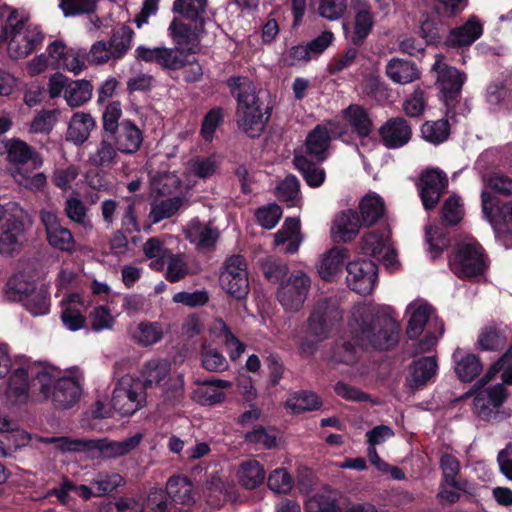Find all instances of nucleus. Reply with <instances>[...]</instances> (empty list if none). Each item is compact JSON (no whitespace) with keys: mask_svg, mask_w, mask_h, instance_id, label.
<instances>
[{"mask_svg":"<svg viewBox=\"0 0 512 512\" xmlns=\"http://www.w3.org/2000/svg\"><path fill=\"white\" fill-rule=\"evenodd\" d=\"M400 326L391 306L359 303L352 307L347 320L345 341L333 351L331 362L352 365L360 349L388 350L398 342Z\"/></svg>","mask_w":512,"mask_h":512,"instance_id":"1","label":"nucleus"},{"mask_svg":"<svg viewBox=\"0 0 512 512\" xmlns=\"http://www.w3.org/2000/svg\"><path fill=\"white\" fill-rule=\"evenodd\" d=\"M228 86L237 98V124L251 138L258 137L269 119V108L257 92L256 85L246 77L229 79Z\"/></svg>","mask_w":512,"mask_h":512,"instance_id":"2","label":"nucleus"},{"mask_svg":"<svg viewBox=\"0 0 512 512\" xmlns=\"http://www.w3.org/2000/svg\"><path fill=\"white\" fill-rule=\"evenodd\" d=\"M498 373H501V379L505 384H512V347L475 384L473 409L475 414L483 420L494 419L507 398L506 389L502 384L482 389Z\"/></svg>","mask_w":512,"mask_h":512,"instance_id":"3","label":"nucleus"},{"mask_svg":"<svg viewBox=\"0 0 512 512\" xmlns=\"http://www.w3.org/2000/svg\"><path fill=\"white\" fill-rule=\"evenodd\" d=\"M0 13L2 17H6L2 35L11 58H26L42 44L44 35L38 26L28 23L9 7H2Z\"/></svg>","mask_w":512,"mask_h":512,"instance_id":"4","label":"nucleus"},{"mask_svg":"<svg viewBox=\"0 0 512 512\" xmlns=\"http://www.w3.org/2000/svg\"><path fill=\"white\" fill-rule=\"evenodd\" d=\"M265 274L271 281L279 282L276 298L286 312L301 309L311 287V279L305 272L297 270L288 274L286 264L273 263L266 267Z\"/></svg>","mask_w":512,"mask_h":512,"instance_id":"5","label":"nucleus"},{"mask_svg":"<svg viewBox=\"0 0 512 512\" xmlns=\"http://www.w3.org/2000/svg\"><path fill=\"white\" fill-rule=\"evenodd\" d=\"M143 434L136 433L122 441L108 439L84 440L69 437H41L39 440L46 444H53L61 452L83 451L90 453L91 457L99 456L107 459L122 457L133 451L142 441Z\"/></svg>","mask_w":512,"mask_h":512,"instance_id":"6","label":"nucleus"},{"mask_svg":"<svg viewBox=\"0 0 512 512\" xmlns=\"http://www.w3.org/2000/svg\"><path fill=\"white\" fill-rule=\"evenodd\" d=\"M406 315V334L410 339H416L426 331L424 338L417 344L416 353L431 350L444 333V324L438 318L435 309L427 301L416 299L408 304Z\"/></svg>","mask_w":512,"mask_h":512,"instance_id":"7","label":"nucleus"},{"mask_svg":"<svg viewBox=\"0 0 512 512\" xmlns=\"http://www.w3.org/2000/svg\"><path fill=\"white\" fill-rule=\"evenodd\" d=\"M28 214L16 202L0 205V255L19 254L28 242Z\"/></svg>","mask_w":512,"mask_h":512,"instance_id":"8","label":"nucleus"},{"mask_svg":"<svg viewBox=\"0 0 512 512\" xmlns=\"http://www.w3.org/2000/svg\"><path fill=\"white\" fill-rule=\"evenodd\" d=\"M168 360L154 358L147 361L141 371L145 388L162 387L163 403L176 405L184 398L185 381L181 374L170 375Z\"/></svg>","mask_w":512,"mask_h":512,"instance_id":"9","label":"nucleus"},{"mask_svg":"<svg viewBox=\"0 0 512 512\" xmlns=\"http://www.w3.org/2000/svg\"><path fill=\"white\" fill-rule=\"evenodd\" d=\"M7 158L14 165L10 168V174L16 183L31 191H40L45 187L47 178L44 173L31 175L24 167L28 161H32L35 168L43 165L41 156L26 142L11 140L7 146Z\"/></svg>","mask_w":512,"mask_h":512,"instance_id":"10","label":"nucleus"},{"mask_svg":"<svg viewBox=\"0 0 512 512\" xmlns=\"http://www.w3.org/2000/svg\"><path fill=\"white\" fill-rule=\"evenodd\" d=\"M168 30L176 48L160 47L158 65L165 69L177 70L188 62L185 53H196L199 50L198 33L177 19L172 20Z\"/></svg>","mask_w":512,"mask_h":512,"instance_id":"11","label":"nucleus"},{"mask_svg":"<svg viewBox=\"0 0 512 512\" xmlns=\"http://www.w3.org/2000/svg\"><path fill=\"white\" fill-rule=\"evenodd\" d=\"M450 268L458 277L473 278L486 269V260L480 244L472 238L459 242L449 261Z\"/></svg>","mask_w":512,"mask_h":512,"instance_id":"12","label":"nucleus"},{"mask_svg":"<svg viewBox=\"0 0 512 512\" xmlns=\"http://www.w3.org/2000/svg\"><path fill=\"white\" fill-rule=\"evenodd\" d=\"M342 320V309L338 299L325 297L319 299L308 318V331L319 341L327 339L331 331Z\"/></svg>","mask_w":512,"mask_h":512,"instance_id":"13","label":"nucleus"},{"mask_svg":"<svg viewBox=\"0 0 512 512\" xmlns=\"http://www.w3.org/2000/svg\"><path fill=\"white\" fill-rule=\"evenodd\" d=\"M112 406L122 416H130L145 405V394L131 375L122 376L114 388Z\"/></svg>","mask_w":512,"mask_h":512,"instance_id":"14","label":"nucleus"},{"mask_svg":"<svg viewBox=\"0 0 512 512\" xmlns=\"http://www.w3.org/2000/svg\"><path fill=\"white\" fill-rule=\"evenodd\" d=\"M219 283L221 288L236 299L246 297L249 291L247 265L242 256L228 257L222 267Z\"/></svg>","mask_w":512,"mask_h":512,"instance_id":"15","label":"nucleus"},{"mask_svg":"<svg viewBox=\"0 0 512 512\" xmlns=\"http://www.w3.org/2000/svg\"><path fill=\"white\" fill-rule=\"evenodd\" d=\"M361 250L381 261L391 271L396 270L399 266L389 229L385 228L365 234L361 241Z\"/></svg>","mask_w":512,"mask_h":512,"instance_id":"16","label":"nucleus"},{"mask_svg":"<svg viewBox=\"0 0 512 512\" xmlns=\"http://www.w3.org/2000/svg\"><path fill=\"white\" fill-rule=\"evenodd\" d=\"M377 266L370 259H357L347 264L346 282L358 294H370L376 284Z\"/></svg>","mask_w":512,"mask_h":512,"instance_id":"17","label":"nucleus"},{"mask_svg":"<svg viewBox=\"0 0 512 512\" xmlns=\"http://www.w3.org/2000/svg\"><path fill=\"white\" fill-rule=\"evenodd\" d=\"M40 220L50 246L64 252H72L75 249V240L71 231L62 225L56 213L50 210H41Z\"/></svg>","mask_w":512,"mask_h":512,"instance_id":"18","label":"nucleus"},{"mask_svg":"<svg viewBox=\"0 0 512 512\" xmlns=\"http://www.w3.org/2000/svg\"><path fill=\"white\" fill-rule=\"evenodd\" d=\"M81 381L82 375L77 369L65 372L59 378L58 384H56L49 399L58 408L72 407L81 396Z\"/></svg>","mask_w":512,"mask_h":512,"instance_id":"19","label":"nucleus"},{"mask_svg":"<svg viewBox=\"0 0 512 512\" xmlns=\"http://www.w3.org/2000/svg\"><path fill=\"white\" fill-rule=\"evenodd\" d=\"M432 69L437 72V84L448 104V100L454 98L461 91L466 76L458 69L448 66L444 62V57L440 54L435 56V63Z\"/></svg>","mask_w":512,"mask_h":512,"instance_id":"20","label":"nucleus"},{"mask_svg":"<svg viewBox=\"0 0 512 512\" xmlns=\"http://www.w3.org/2000/svg\"><path fill=\"white\" fill-rule=\"evenodd\" d=\"M88 302L78 293H70L60 301L61 320L70 331H78L85 327L86 317L84 312Z\"/></svg>","mask_w":512,"mask_h":512,"instance_id":"21","label":"nucleus"},{"mask_svg":"<svg viewBox=\"0 0 512 512\" xmlns=\"http://www.w3.org/2000/svg\"><path fill=\"white\" fill-rule=\"evenodd\" d=\"M447 186L446 175L438 169L424 172L420 178V196L426 210L433 209Z\"/></svg>","mask_w":512,"mask_h":512,"instance_id":"22","label":"nucleus"},{"mask_svg":"<svg viewBox=\"0 0 512 512\" xmlns=\"http://www.w3.org/2000/svg\"><path fill=\"white\" fill-rule=\"evenodd\" d=\"M363 222L357 211L347 209L336 214L331 225V236L335 242L348 243L359 234Z\"/></svg>","mask_w":512,"mask_h":512,"instance_id":"23","label":"nucleus"},{"mask_svg":"<svg viewBox=\"0 0 512 512\" xmlns=\"http://www.w3.org/2000/svg\"><path fill=\"white\" fill-rule=\"evenodd\" d=\"M207 332L213 341L224 345L232 361H236L244 353L245 344L235 336L221 318L213 319L207 326Z\"/></svg>","mask_w":512,"mask_h":512,"instance_id":"24","label":"nucleus"},{"mask_svg":"<svg viewBox=\"0 0 512 512\" xmlns=\"http://www.w3.org/2000/svg\"><path fill=\"white\" fill-rule=\"evenodd\" d=\"M381 142L388 149L405 146L411 139L412 129L402 117H394L379 128Z\"/></svg>","mask_w":512,"mask_h":512,"instance_id":"25","label":"nucleus"},{"mask_svg":"<svg viewBox=\"0 0 512 512\" xmlns=\"http://www.w3.org/2000/svg\"><path fill=\"white\" fill-rule=\"evenodd\" d=\"M351 9L354 13V28L351 41L358 44L370 34L374 25V16L368 0H351Z\"/></svg>","mask_w":512,"mask_h":512,"instance_id":"26","label":"nucleus"},{"mask_svg":"<svg viewBox=\"0 0 512 512\" xmlns=\"http://www.w3.org/2000/svg\"><path fill=\"white\" fill-rule=\"evenodd\" d=\"M232 383L223 379H214L198 385L191 394V399L201 406H215L226 399L225 389Z\"/></svg>","mask_w":512,"mask_h":512,"instance_id":"27","label":"nucleus"},{"mask_svg":"<svg viewBox=\"0 0 512 512\" xmlns=\"http://www.w3.org/2000/svg\"><path fill=\"white\" fill-rule=\"evenodd\" d=\"M483 31V23L480 19L471 15L463 25L450 31L446 43L450 47L470 46L482 36Z\"/></svg>","mask_w":512,"mask_h":512,"instance_id":"28","label":"nucleus"},{"mask_svg":"<svg viewBox=\"0 0 512 512\" xmlns=\"http://www.w3.org/2000/svg\"><path fill=\"white\" fill-rule=\"evenodd\" d=\"M220 159L216 155L210 156H195L188 160L185 168V175L187 178L186 188H190L195 184L192 183L193 178L206 180L214 176L220 168Z\"/></svg>","mask_w":512,"mask_h":512,"instance_id":"29","label":"nucleus"},{"mask_svg":"<svg viewBox=\"0 0 512 512\" xmlns=\"http://www.w3.org/2000/svg\"><path fill=\"white\" fill-rule=\"evenodd\" d=\"M143 143V132L131 120L120 122V127L115 133V146L117 150L125 154H135Z\"/></svg>","mask_w":512,"mask_h":512,"instance_id":"30","label":"nucleus"},{"mask_svg":"<svg viewBox=\"0 0 512 512\" xmlns=\"http://www.w3.org/2000/svg\"><path fill=\"white\" fill-rule=\"evenodd\" d=\"M30 376L34 386L39 385V390L45 398H49L58 384L59 378L64 374L52 365L30 362Z\"/></svg>","mask_w":512,"mask_h":512,"instance_id":"31","label":"nucleus"},{"mask_svg":"<svg viewBox=\"0 0 512 512\" xmlns=\"http://www.w3.org/2000/svg\"><path fill=\"white\" fill-rule=\"evenodd\" d=\"M235 476L243 488L253 490L263 484L266 472L258 460L251 458L239 463Z\"/></svg>","mask_w":512,"mask_h":512,"instance_id":"32","label":"nucleus"},{"mask_svg":"<svg viewBox=\"0 0 512 512\" xmlns=\"http://www.w3.org/2000/svg\"><path fill=\"white\" fill-rule=\"evenodd\" d=\"M342 116L347 125L360 138H367L373 130V121L366 108L359 104H351L342 111Z\"/></svg>","mask_w":512,"mask_h":512,"instance_id":"33","label":"nucleus"},{"mask_svg":"<svg viewBox=\"0 0 512 512\" xmlns=\"http://www.w3.org/2000/svg\"><path fill=\"white\" fill-rule=\"evenodd\" d=\"M29 371L30 362L25 361L10 376L6 394L11 402L21 403L26 400L30 381H32Z\"/></svg>","mask_w":512,"mask_h":512,"instance_id":"34","label":"nucleus"},{"mask_svg":"<svg viewBox=\"0 0 512 512\" xmlns=\"http://www.w3.org/2000/svg\"><path fill=\"white\" fill-rule=\"evenodd\" d=\"M186 238L194 244L197 249H206L212 247L219 233L209 223L200 222L198 219H192L185 228Z\"/></svg>","mask_w":512,"mask_h":512,"instance_id":"35","label":"nucleus"},{"mask_svg":"<svg viewBox=\"0 0 512 512\" xmlns=\"http://www.w3.org/2000/svg\"><path fill=\"white\" fill-rule=\"evenodd\" d=\"M164 491L179 510L191 506L195 501L193 485L187 477H171Z\"/></svg>","mask_w":512,"mask_h":512,"instance_id":"36","label":"nucleus"},{"mask_svg":"<svg viewBox=\"0 0 512 512\" xmlns=\"http://www.w3.org/2000/svg\"><path fill=\"white\" fill-rule=\"evenodd\" d=\"M96 122L91 114L76 112L72 115L66 132V140L81 145L88 140Z\"/></svg>","mask_w":512,"mask_h":512,"instance_id":"37","label":"nucleus"},{"mask_svg":"<svg viewBox=\"0 0 512 512\" xmlns=\"http://www.w3.org/2000/svg\"><path fill=\"white\" fill-rule=\"evenodd\" d=\"M437 362L433 356L414 361L407 376V385L415 390L426 385L436 374Z\"/></svg>","mask_w":512,"mask_h":512,"instance_id":"38","label":"nucleus"},{"mask_svg":"<svg viewBox=\"0 0 512 512\" xmlns=\"http://www.w3.org/2000/svg\"><path fill=\"white\" fill-rule=\"evenodd\" d=\"M454 369L461 381L469 382L482 371V363L475 354L457 349L453 353Z\"/></svg>","mask_w":512,"mask_h":512,"instance_id":"39","label":"nucleus"},{"mask_svg":"<svg viewBox=\"0 0 512 512\" xmlns=\"http://www.w3.org/2000/svg\"><path fill=\"white\" fill-rule=\"evenodd\" d=\"M386 74L392 82L400 85L420 78V71L413 62L399 58H393L387 63Z\"/></svg>","mask_w":512,"mask_h":512,"instance_id":"40","label":"nucleus"},{"mask_svg":"<svg viewBox=\"0 0 512 512\" xmlns=\"http://www.w3.org/2000/svg\"><path fill=\"white\" fill-rule=\"evenodd\" d=\"M301 242L299 219L287 218L282 228L275 234V245L283 246L284 252L295 253Z\"/></svg>","mask_w":512,"mask_h":512,"instance_id":"41","label":"nucleus"},{"mask_svg":"<svg viewBox=\"0 0 512 512\" xmlns=\"http://www.w3.org/2000/svg\"><path fill=\"white\" fill-rule=\"evenodd\" d=\"M129 334L134 342L148 347L158 343L164 336V327L159 322L142 321L131 327Z\"/></svg>","mask_w":512,"mask_h":512,"instance_id":"42","label":"nucleus"},{"mask_svg":"<svg viewBox=\"0 0 512 512\" xmlns=\"http://www.w3.org/2000/svg\"><path fill=\"white\" fill-rule=\"evenodd\" d=\"M346 250L332 248L324 254L317 264V271L324 280L333 279L342 269Z\"/></svg>","mask_w":512,"mask_h":512,"instance_id":"43","label":"nucleus"},{"mask_svg":"<svg viewBox=\"0 0 512 512\" xmlns=\"http://www.w3.org/2000/svg\"><path fill=\"white\" fill-rule=\"evenodd\" d=\"M7 296L13 301L26 299L36 289L34 278L24 272L15 273L7 282Z\"/></svg>","mask_w":512,"mask_h":512,"instance_id":"44","label":"nucleus"},{"mask_svg":"<svg viewBox=\"0 0 512 512\" xmlns=\"http://www.w3.org/2000/svg\"><path fill=\"white\" fill-rule=\"evenodd\" d=\"M506 342L504 330L494 324L484 326L478 335L477 346L482 351H494L502 348Z\"/></svg>","mask_w":512,"mask_h":512,"instance_id":"45","label":"nucleus"},{"mask_svg":"<svg viewBox=\"0 0 512 512\" xmlns=\"http://www.w3.org/2000/svg\"><path fill=\"white\" fill-rule=\"evenodd\" d=\"M361 221L365 225H373L384 214L383 199L375 194H367L360 202Z\"/></svg>","mask_w":512,"mask_h":512,"instance_id":"46","label":"nucleus"},{"mask_svg":"<svg viewBox=\"0 0 512 512\" xmlns=\"http://www.w3.org/2000/svg\"><path fill=\"white\" fill-rule=\"evenodd\" d=\"M92 91L93 87L87 80L70 81L64 99L70 107H79L91 99Z\"/></svg>","mask_w":512,"mask_h":512,"instance_id":"47","label":"nucleus"},{"mask_svg":"<svg viewBox=\"0 0 512 512\" xmlns=\"http://www.w3.org/2000/svg\"><path fill=\"white\" fill-rule=\"evenodd\" d=\"M134 31L127 25H122L114 31L107 42L113 55V60L121 59L131 47Z\"/></svg>","mask_w":512,"mask_h":512,"instance_id":"48","label":"nucleus"},{"mask_svg":"<svg viewBox=\"0 0 512 512\" xmlns=\"http://www.w3.org/2000/svg\"><path fill=\"white\" fill-rule=\"evenodd\" d=\"M330 138L331 136L327 128L320 125L316 126L306 139L308 153L323 159V155L329 146Z\"/></svg>","mask_w":512,"mask_h":512,"instance_id":"49","label":"nucleus"},{"mask_svg":"<svg viewBox=\"0 0 512 512\" xmlns=\"http://www.w3.org/2000/svg\"><path fill=\"white\" fill-rule=\"evenodd\" d=\"M206 4L207 0H175L173 11L202 25Z\"/></svg>","mask_w":512,"mask_h":512,"instance_id":"50","label":"nucleus"},{"mask_svg":"<svg viewBox=\"0 0 512 512\" xmlns=\"http://www.w3.org/2000/svg\"><path fill=\"white\" fill-rule=\"evenodd\" d=\"M294 163L309 186L319 187L323 184L325 180V171L322 168L309 162L306 157L301 155L295 156Z\"/></svg>","mask_w":512,"mask_h":512,"instance_id":"51","label":"nucleus"},{"mask_svg":"<svg viewBox=\"0 0 512 512\" xmlns=\"http://www.w3.org/2000/svg\"><path fill=\"white\" fill-rule=\"evenodd\" d=\"M145 256L152 260L151 267L155 270H163L165 260L170 255L168 250L158 238H150L143 246Z\"/></svg>","mask_w":512,"mask_h":512,"instance_id":"52","label":"nucleus"},{"mask_svg":"<svg viewBox=\"0 0 512 512\" xmlns=\"http://www.w3.org/2000/svg\"><path fill=\"white\" fill-rule=\"evenodd\" d=\"M96 487L95 497H102L124 484V478L116 472H100L91 481Z\"/></svg>","mask_w":512,"mask_h":512,"instance_id":"53","label":"nucleus"},{"mask_svg":"<svg viewBox=\"0 0 512 512\" xmlns=\"http://www.w3.org/2000/svg\"><path fill=\"white\" fill-rule=\"evenodd\" d=\"M166 272L165 277L170 282H178L190 273V268L183 254H172L165 260Z\"/></svg>","mask_w":512,"mask_h":512,"instance_id":"54","label":"nucleus"},{"mask_svg":"<svg viewBox=\"0 0 512 512\" xmlns=\"http://www.w3.org/2000/svg\"><path fill=\"white\" fill-rule=\"evenodd\" d=\"M320 406L317 395L311 392H302L291 395L285 403V407L293 414H299L307 410H315Z\"/></svg>","mask_w":512,"mask_h":512,"instance_id":"55","label":"nucleus"},{"mask_svg":"<svg viewBox=\"0 0 512 512\" xmlns=\"http://www.w3.org/2000/svg\"><path fill=\"white\" fill-rule=\"evenodd\" d=\"M116 314L107 305H98L89 314L91 329L96 332L113 328Z\"/></svg>","mask_w":512,"mask_h":512,"instance_id":"56","label":"nucleus"},{"mask_svg":"<svg viewBox=\"0 0 512 512\" xmlns=\"http://www.w3.org/2000/svg\"><path fill=\"white\" fill-rule=\"evenodd\" d=\"M58 117V110L39 111L30 122L29 132L33 134H49L56 125Z\"/></svg>","mask_w":512,"mask_h":512,"instance_id":"57","label":"nucleus"},{"mask_svg":"<svg viewBox=\"0 0 512 512\" xmlns=\"http://www.w3.org/2000/svg\"><path fill=\"white\" fill-rule=\"evenodd\" d=\"M206 489L209 491V496L214 499L209 501L212 504H219L221 500H231L234 491V486L225 482L218 474L212 475L206 483Z\"/></svg>","mask_w":512,"mask_h":512,"instance_id":"58","label":"nucleus"},{"mask_svg":"<svg viewBox=\"0 0 512 512\" xmlns=\"http://www.w3.org/2000/svg\"><path fill=\"white\" fill-rule=\"evenodd\" d=\"M183 203L179 196L169 197L153 205L149 217L153 223H158L174 215Z\"/></svg>","mask_w":512,"mask_h":512,"instance_id":"59","label":"nucleus"},{"mask_svg":"<svg viewBox=\"0 0 512 512\" xmlns=\"http://www.w3.org/2000/svg\"><path fill=\"white\" fill-rule=\"evenodd\" d=\"M181 187V180L173 172L161 173L152 178V188L159 195H171Z\"/></svg>","mask_w":512,"mask_h":512,"instance_id":"60","label":"nucleus"},{"mask_svg":"<svg viewBox=\"0 0 512 512\" xmlns=\"http://www.w3.org/2000/svg\"><path fill=\"white\" fill-rule=\"evenodd\" d=\"M146 507L148 512H177L179 510V507H175L162 489H153L149 492Z\"/></svg>","mask_w":512,"mask_h":512,"instance_id":"61","label":"nucleus"},{"mask_svg":"<svg viewBox=\"0 0 512 512\" xmlns=\"http://www.w3.org/2000/svg\"><path fill=\"white\" fill-rule=\"evenodd\" d=\"M423 138L433 144L444 142L449 135V125L446 120L426 122L421 127Z\"/></svg>","mask_w":512,"mask_h":512,"instance_id":"62","label":"nucleus"},{"mask_svg":"<svg viewBox=\"0 0 512 512\" xmlns=\"http://www.w3.org/2000/svg\"><path fill=\"white\" fill-rule=\"evenodd\" d=\"M201 363L204 369L210 372H223L229 367L225 356L215 348H204L201 355Z\"/></svg>","mask_w":512,"mask_h":512,"instance_id":"63","label":"nucleus"},{"mask_svg":"<svg viewBox=\"0 0 512 512\" xmlns=\"http://www.w3.org/2000/svg\"><path fill=\"white\" fill-rule=\"evenodd\" d=\"M306 512H339L335 495L322 493L312 496L306 503Z\"/></svg>","mask_w":512,"mask_h":512,"instance_id":"64","label":"nucleus"}]
</instances>
